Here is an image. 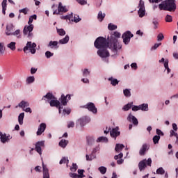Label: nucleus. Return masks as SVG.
I'll return each mask as SVG.
<instances>
[{
    "instance_id": "c85d7f7f",
    "label": "nucleus",
    "mask_w": 178,
    "mask_h": 178,
    "mask_svg": "<svg viewBox=\"0 0 178 178\" xmlns=\"http://www.w3.org/2000/svg\"><path fill=\"white\" fill-rule=\"evenodd\" d=\"M139 111H148V104H142L139 105Z\"/></svg>"
},
{
    "instance_id": "13d9d810",
    "label": "nucleus",
    "mask_w": 178,
    "mask_h": 178,
    "mask_svg": "<svg viewBox=\"0 0 178 178\" xmlns=\"http://www.w3.org/2000/svg\"><path fill=\"white\" fill-rule=\"evenodd\" d=\"M45 56L47 58V59H49V58L54 56V53H51L49 51H47L45 52Z\"/></svg>"
},
{
    "instance_id": "69168bd1",
    "label": "nucleus",
    "mask_w": 178,
    "mask_h": 178,
    "mask_svg": "<svg viewBox=\"0 0 178 178\" xmlns=\"http://www.w3.org/2000/svg\"><path fill=\"white\" fill-rule=\"evenodd\" d=\"M63 115H70V108H64L63 109Z\"/></svg>"
},
{
    "instance_id": "5701e85b",
    "label": "nucleus",
    "mask_w": 178,
    "mask_h": 178,
    "mask_svg": "<svg viewBox=\"0 0 178 178\" xmlns=\"http://www.w3.org/2000/svg\"><path fill=\"white\" fill-rule=\"evenodd\" d=\"M147 149H148V145H147V144H143L139 151V154L141 156L145 155V152L146 151H147Z\"/></svg>"
},
{
    "instance_id": "1a4fd4ad",
    "label": "nucleus",
    "mask_w": 178,
    "mask_h": 178,
    "mask_svg": "<svg viewBox=\"0 0 178 178\" xmlns=\"http://www.w3.org/2000/svg\"><path fill=\"white\" fill-rule=\"evenodd\" d=\"M138 8V14L139 17H144L145 16V6L143 0H140Z\"/></svg>"
},
{
    "instance_id": "603ef678",
    "label": "nucleus",
    "mask_w": 178,
    "mask_h": 178,
    "mask_svg": "<svg viewBox=\"0 0 178 178\" xmlns=\"http://www.w3.org/2000/svg\"><path fill=\"white\" fill-rule=\"evenodd\" d=\"M98 170L100 172L102 175H105L106 173V168L104 166H101L98 168Z\"/></svg>"
},
{
    "instance_id": "7c9ffc66",
    "label": "nucleus",
    "mask_w": 178,
    "mask_h": 178,
    "mask_svg": "<svg viewBox=\"0 0 178 178\" xmlns=\"http://www.w3.org/2000/svg\"><path fill=\"white\" fill-rule=\"evenodd\" d=\"M108 81H111V86H118L119 84V81H118L116 79H113V77L108 78Z\"/></svg>"
},
{
    "instance_id": "3c124183",
    "label": "nucleus",
    "mask_w": 178,
    "mask_h": 178,
    "mask_svg": "<svg viewBox=\"0 0 178 178\" xmlns=\"http://www.w3.org/2000/svg\"><path fill=\"white\" fill-rule=\"evenodd\" d=\"M5 44H3V42L0 43V55H3V54H4L5 52Z\"/></svg>"
},
{
    "instance_id": "09e8293b",
    "label": "nucleus",
    "mask_w": 178,
    "mask_h": 178,
    "mask_svg": "<svg viewBox=\"0 0 178 178\" xmlns=\"http://www.w3.org/2000/svg\"><path fill=\"white\" fill-rule=\"evenodd\" d=\"M57 33L58 35L63 36L66 35V31L63 29H57Z\"/></svg>"
},
{
    "instance_id": "e2e57ef3",
    "label": "nucleus",
    "mask_w": 178,
    "mask_h": 178,
    "mask_svg": "<svg viewBox=\"0 0 178 178\" xmlns=\"http://www.w3.org/2000/svg\"><path fill=\"white\" fill-rule=\"evenodd\" d=\"M163 38H165V37L163 36V34H162V33H159L157 35V41H162V40H163Z\"/></svg>"
},
{
    "instance_id": "e433bc0d",
    "label": "nucleus",
    "mask_w": 178,
    "mask_h": 178,
    "mask_svg": "<svg viewBox=\"0 0 178 178\" xmlns=\"http://www.w3.org/2000/svg\"><path fill=\"white\" fill-rule=\"evenodd\" d=\"M131 105H133V102L128 103L122 107V111H127L129 109H131Z\"/></svg>"
},
{
    "instance_id": "6e6552de",
    "label": "nucleus",
    "mask_w": 178,
    "mask_h": 178,
    "mask_svg": "<svg viewBox=\"0 0 178 178\" xmlns=\"http://www.w3.org/2000/svg\"><path fill=\"white\" fill-rule=\"evenodd\" d=\"M37 44L35 43H33L31 42H28L26 44V47H24V51H30V52L33 54H35L36 50L35 48Z\"/></svg>"
},
{
    "instance_id": "6e6d98bb",
    "label": "nucleus",
    "mask_w": 178,
    "mask_h": 178,
    "mask_svg": "<svg viewBox=\"0 0 178 178\" xmlns=\"http://www.w3.org/2000/svg\"><path fill=\"white\" fill-rule=\"evenodd\" d=\"M178 134L176 132V131H174L173 129L170 131V137H177Z\"/></svg>"
},
{
    "instance_id": "c756f323",
    "label": "nucleus",
    "mask_w": 178,
    "mask_h": 178,
    "mask_svg": "<svg viewBox=\"0 0 178 178\" xmlns=\"http://www.w3.org/2000/svg\"><path fill=\"white\" fill-rule=\"evenodd\" d=\"M45 98H47V99H50L51 101H52L53 99H55V96H54L52 93L49 92L46 95L43 96L42 99H45Z\"/></svg>"
},
{
    "instance_id": "9b49d317",
    "label": "nucleus",
    "mask_w": 178,
    "mask_h": 178,
    "mask_svg": "<svg viewBox=\"0 0 178 178\" xmlns=\"http://www.w3.org/2000/svg\"><path fill=\"white\" fill-rule=\"evenodd\" d=\"M97 55L103 59L104 58H109L110 56V54L109 51L107 50V48L99 49V51H97Z\"/></svg>"
},
{
    "instance_id": "39448f33",
    "label": "nucleus",
    "mask_w": 178,
    "mask_h": 178,
    "mask_svg": "<svg viewBox=\"0 0 178 178\" xmlns=\"http://www.w3.org/2000/svg\"><path fill=\"white\" fill-rule=\"evenodd\" d=\"M94 45L97 49H101L102 48H109V49H111L110 47L112 45V44L111 42H108L106 38L99 37L95 41Z\"/></svg>"
},
{
    "instance_id": "8fccbe9b",
    "label": "nucleus",
    "mask_w": 178,
    "mask_h": 178,
    "mask_svg": "<svg viewBox=\"0 0 178 178\" xmlns=\"http://www.w3.org/2000/svg\"><path fill=\"white\" fill-rule=\"evenodd\" d=\"M165 21L167 23H172V22H173V18L172 17L171 15H167L165 17Z\"/></svg>"
},
{
    "instance_id": "774afa93",
    "label": "nucleus",
    "mask_w": 178,
    "mask_h": 178,
    "mask_svg": "<svg viewBox=\"0 0 178 178\" xmlns=\"http://www.w3.org/2000/svg\"><path fill=\"white\" fill-rule=\"evenodd\" d=\"M78 3L80 5H87V1L86 0H77Z\"/></svg>"
},
{
    "instance_id": "f8f14e48",
    "label": "nucleus",
    "mask_w": 178,
    "mask_h": 178,
    "mask_svg": "<svg viewBox=\"0 0 178 178\" xmlns=\"http://www.w3.org/2000/svg\"><path fill=\"white\" fill-rule=\"evenodd\" d=\"M45 147V141L42 140L36 143L35 149L38 154L40 155H42V149Z\"/></svg>"
},
{
    "instance_id": "cd10ccee",
    "label": "nucleus",
    "mask_w": 178,
    "mask_h": 178,
    "mask_svg": "<svg viewBox=\"0 0 178 178\" xmlns=\"http://www.w3.org/2000/svg\"><path fill=\"white\" fill-rule=\"evenodd\" d=\"M124 148V145L123 144H116L115 145V152H120Z\"/></svg>"
},
{
    "instance_id": "a19ab883",
    "label": "nucleus",
    "mask_w": 178,
    "mask_h": 178,
    "mask_svg": "<svg viewBox=\"0 0 178 178\" xmlns=\"http://www.w3.org/2000/svg\"><path fill=\"white\" fill-rule=\"evenodd\" d=\"M24 119V113H21L18 117V122L19 124H23V120Z\"/></svg>"
},
{
    "instance_id": "a211bd4d",
    "label": "nucleus",
    "mask_w": 178,
    "mask_h": 178,
    "mask_svg": "<svg viewBox=\"0 0 178 178\" xmlns=\"http://www.w3.org/2000/svg\"><path fill=\"white\" fill-rule=\"evenodd\" d=\"M47 129V124L45 123H41L36 132L37 136H41Z\"/></svg>"
},
{
    "instance_id": "a878e982",
    "label": "nucleus",
    "mask_w": 178,
    "mask_h": 178,
    "mask_svg": "<svg viewBox=\"0 0 178 178\" xmlns=\"http://www.w3.org/2000/svg\"><path fill=\"white\" fill-rule=\"evenodd\" d=\"M18 106L19 108H22V109H24V108H26L27 106H30V103L26 101H22L19 104Z\"/></svg>"
},
{
    "instance_id": "bb28decb",
    "label": "nucleus",
    "mask_w": 178,
    "mask_h": 178,
    "mask_svg": "<svg viewBox=\"0 0 178 178\" xmlns=\"http://www.w3.org/2000/svg\"><path fill=\"white\" fill-rule=\"evenodd\" d=\"M11 35H14V37H16V38H22V33L20 29H17L15 32H13Z\"/></svg>"
},
{
    "instance_id": "c9c22d12",
    "label": "nucleus",
    "mask_w": 178,
    "mask_h": 178,
    "mask_svg": "<svg viewBox=\"0 0 178 178\" xmlns=\"http://www.w3.org/2000/svg\"><path fill=\"white\" fill-rule=\"evenodd\" d=\"M105 13H102V11H99L97 15V19L99 22H102L105 19Z\"/></svg>"
},
{
    "instance_id": "4468645a",
    "label": "nucleus",
    "mask_w": 178,
    "mask_h": 178,
    "mask_svg": "<svg viewBox=\"0 0 178 178\" xmlns=\"http://www.w3.org/2000/svg\"><path fill=\"white\" fill-rule=\"evenodd\" d=\"M78 174L70 172L69 176L72 178H83L84 177V170H78Z\"/></svg>"
},
{
    "instance_id": "7ed1b4c3",
    "label": "nucleus",
    "mask_w": 178,
    "mask_h": 178,
    "mask_svg": "<svg viewBox=\"0 0 178 178\" xmlns=\"http://www.w3.org/2000/svg\"><path fill=\"white\" fill-rule=\"evenodd\" d=\"M33 20H37V15H33L29 17L28 22L29 25H26L23 29V34L27 35L28 38H31L33 37V33H31L34 30V25L32 24Z\"/></svg>"
},
{
    "instance_id": "f257e3e1",
    "label": "nucleus",
    "mask_w": 178,
    "mask_h": 178,
    "mask_svg": "<svg viewBox=\"0 0 178 178\" xmlns=\"http://www.w3.org/2000/svg\"><path fill=\"white\" fill-rule=\"evenodd\" d=\"M121 35L122 34L118 31L113 32V34L111 35L110 42L111 45H110V49L114 54L111 56H119V51L122 49V44L119 43L118 39L120 38Z\"/></svg>"
},
{
    "instance_id": "4c0bfd02",
    "label": "nucleus",
    "mask_w": 178,
    "mask_h": 178,
    "mask_svg": "<svg viewBox=\"0 0 178 178\" xmlns=\"http://www.w3.org/2000/svg\"><path fill=\"white\" fill-rule=\"evenodd\" d=\"M59 163L60 165H63V163H67V166H69V159H67V157H63Z\"/></svg>"
},
{
    "instance_id": "de8ad7c7",
    "label": "nucleus",
    "mask_w": 178,
    "mask_h": 178,
    "mask_svg": "<svg viewBox=\"0 0 178 178\" xmlns=\"http://www.w3.org/2000/svg\"><path fill=\"white\" fill-rule=\"evenodd\" d=\"M72 22H74V23H79V22H81V18H80V16L75 15L74 16V19H72Z\"/></svg>"
},
{
    "instance_id": "4d7b16f0",
    "label": "nucleus",
    "mask_w": 178,
    "mask_h": 178,
    "mask_svg": "<svg viewBox=\"0 0 178 178\" xmlns=\"http://www.w3.org/2000/svg\"><path fill=\"white\" fill-rule=\"evenodd\" d=\"M161 45H162V43H156V44H154V45L153 47H152L151 51H155V49H156L157 48L161 47Z\"/></svg>"
},
{
    "instance_id": "20e7f679",
    "label": "nucleus",
    "mask_w": 178,
    "mask_h": 178,
    "mask_svg": "<svg viewBox=\"0 0 178 178\" xmlns=\"http://www.w3.org/2000/svg\"><path fill=\"white\" fill-rule=\"evenodd\" d=\"M160 10H168V12H173L176 10V1L166 0L159 5Z\"/></svg>"
},
{
    "instance_id": "a18cd8bd",
    "label": "nucleus",
    "mask_w": 178,
    "mask_h": 178,
    "mask_svg": "<svg viewBox=\"0 0 178 178\" xmlns=\"http://www.w3.org/2000/svg\"><path fill=\"white\" fill-rule=\"evenodd\" d=\"M108 30L112 31L113 30H116V29H118V26H116L115 24H113L112 23H110V24H108Z\"/></svg>"
},
{
    "instance_id": "2f4dec72",
    "label": "nucleus",
    "mask_w": 178,
    "mask_h": 178,
    "mask_svg": "<svg viewBox=\"0 0 178 178\" xmlns=\"http://www.w3.org/2000/svg\"><path fill=\"white\" fill-rule=\"evenodd\" d=\"M7 47L11 50V51H15L16 50V42H11L8 44H7Z\"/></svg>"
},
{
    "instance_id": "b1692460",
    "label": "nucleus",
    "mask_w": 178,
    "mask_h": 178,
    "mask_svg": "<svg viewBox=\"0 0 178 178\" xmlns=\"http://www.w3.org/2000/svg\"><path fill=\"white\" fill-rule=\"evenodd\" d=\"M69 40H70V38L67 35H65V37L63 39H60L58 41V44H60L61 45H63L65 44H67L69 42Z\"/></svg>"
},
{
    "instance_id": "0e129e2a",
    "label": "nucleus",
    "mask_w": 178,
    "mask_h": 178,
    "mask_svg": "<svg viewBox=\"0 0 178 178\" xmlns=\"http://www.w3.org/2000/svg\"><path fill=\"white\" fill-rule=\"evenodd\" d=\"M92 141H94V139L92 138V137L87 138V143L88 144V145H90V144H92Z\"/></svg>"
},
{
    "instance_id": "f704fd0d",
    "label": "nucleus",
    "mask_w": 178,
    "mask_h": 178,
    "mask_svg": "<svg viewBox=\"0 0 178 178\" xmlns=\"http://www.w3.org/2000/svg\"><path fill=\"white\" fill-rule=\"evenodd\" d=\"M97 143H108V138L100 136L97 139Z\"/></svg>"
},
{
    "instance_id": "aec40b11",
    "label": "nucleus",
    "mask_w": 178,
    "mask_h": 178,
    "mask_svg": "<svg viewBox=\"0 0 178 178\" xmlns=\"http://www.w3.org/2000/svg\"><path fill=\"white\" fill-rule=\"evenodd\" d=\"M0 140L3 144H5V143H8V141H9V137L6 136V134L0 132Z\"/></svg>"
},
{
    "instance_id": "ea45409f",
    "label": "nucleus",
    "mask_w": 178,
    "mask_h": 178,
    "mask_svg": "<svg viewBox=\"0 0 178 178\" xmlns=\"http://www.w3.org/2000/svg\"><path fill=\"white\" fill-rule=\"evenodd\" d=\"M86 161H92L93 159H95L96 156H95V154H90V155L86 154Z\"/></svg>"
},
{
    "instance_id": "c03bdc74",
    "label": "nucleus",
    "mask_w": 178,
    "mask_h": 178,
    "mask_svg": "<svg viewBox=\"0 0 178 178\" xmlns=\"http://www.w3.org/2000/svg\"><path fill=\"white\" fill-rule=\"evenodd\" d=\"M156 175H165V170L163 168L160 167L156 171Z\"/></svg>"
},
{
    "instance_id": "423d86ee",
    "label": "nucleus",
    "mask_w": 178,
    "mask_h": 178,
    "mask_svg": "<svg viewBox=\"0 0 178 178\" xmlns=\"http://www.w3.org/2000/svg\"><path fill=\"white\" fill-rule=\"evenodd\" d=\"M152 163V159L151 158H149L147 160L144 159L139 162L138 163V168L140 172H143V170H145V168L147 166H151Z\"/></svg>"
},
{
    "instance_id": "412c9836",
    "label": "nucleus",
    "mask_w": 178,
    "mask_h": 178,
    "mask_svg": "<svg viewBox=\"0 0 178 178\" xmlns=\"http://www.w3.org/2000/svg\"><path fill=\"white\" fill-rule=\"evenodd\" d=\"M58 44V41H50L47 47H51V49H58L59 48Z\"/></svg>"
},
{
    "instance_id": "58836bf2",
    "label": "nucleus",
    "mask_w": 178,
    "mask_h": 178,
    "mask_svg": "<svg viewBox=\"0 0 178 178\" xmlns=\"http://www.w3.org/2000/svg\"><path fill=\"white\" fill-rule=\"evenodd\" d=\"M164 67H165V70H167L168 74H169V72H171V70H170V68H169V60H165Z\"/></svg>"
},
{
    "instance_id": "473e14b6",
    "label": "nucleus",
    "mask_w": 178,
    "mask_h": 178,
    "mask_svg": "<svg viewBox=\"0 0 178 178\" xmlns=\"http://www.w3.org/2000/svg\"><path fill=\"white\" fill-rule=\"evenodd\" d=\"M69 141L62 139L59 143V146L61 147V148H66V145H67Z\"/></svg>"
},
{
    "instance_id": "680f3d73",
    "label": "nucleus",
    "mask_w": 178,
    "mask_h": 178,
    "mask_svg": "<svg viewBox=\"0 0 178 178\" xmlns=\"http://www.w3.org/2000/svg\"><path fill=\"white\" fill-rule=\"evenodd\" d=\"M123 158V153H120L118 155H115L114 156V159L117 161V159H122Z\"/></svg>"
},
{
    "instance_id": "72a5a7b5",
    "label": "nucleus",
    "mask_w": 178,
    "mask_h": 178,
    "mask_svg": "<svg viewBox=\"0 0 178 178\" xmlns=\"http://www.w3.org/2000/svg\"><path fill=\"white\" fill-rule=\"evenodd\" d=\"M62 20H71L73 17V13H71L70 15H67L65 16H60V17Z\"/></svg>"
},
{
    "instance_id": "37998d69",
    "label": "nucleus",
    "mask_w": 178,
    "mask_h": 178,
    "mask_svg": "<svg viewBox=\"0 0 178 178\" xmlns=\"http://www.w3.org/2000/svg\"><path fill=\"white\" fill-rule=\"evenodd\" d=\"M90 73H91V72L90 70H88V69L86 68L83 70V76L88 77V76H90Z\"/></svg>"
},
{
    "instance_id": "393cba45",
    "label": "nucleus",
    "mask_w": 178,
    "mask_h": 178,
    "mask_svg": "<svg viewBox=\"0 0 178 178\" xmlns=\"http://www.w3.org/2000/svg\"><path fill=\"white\" fill-rule=\"evenodd\" d=\"M7 2H8V0H3L1 3L2 13L4 15H6V8L8 6Z\"/></svg>"
},
{
    "instance_id": "338daca9",
    "label": "nucleus",
    "mask_w": 178,
    "mask_h": 178,
    "mask_svg": "<svg viewBox=\"0 0 178 178\" xmlns=\"http://www.w3.org/2000/svg\"><path fill=\"white\" fill-rule=\"evenodd\" d=\"M70 127H74V122L70 121L67 122V128L70 129Z\"/></svg>"
},
{
    "instance_id": "4be33fe9",
    "label": "nucleus",
    "mask_w": 178,
    "mask_h": 178,
    "mask_svg": "<svg viewBox=\"0 0 178 178\" xmlns=\"http://www.w3.org/2000/svg\"><path fill=\"white\" fill-rule=\"evenodd\" d=\"M42 168H43V178H49V172L48 171V168L47 165L42 163Z\"/></svg>"
},
{
    "instance_id": "ddd939ff",
    "label": "nucleus",
    "mask_w": 178,
    "mask_h": 178,
    "mask_svg": "<svg viewBox=\"0 0 178 178\" xmlns=\"http://www.w3.org/2000/svg\"><path fill=\"white\" fill-rule=\"evenodd\" d=\"M83 108H86V109H88L90 112H92V113H97V107H95V104L92 102L88 103L86 105L83 106Z\"/></svg>"
},
{
    "instance_id": "5fc2aeb1",
    "label": "nucleus",
    "mask_w": 178,
    "mask_h": 178,
    "mask_svg": "<svg viewBox=\"0 0 178 178\" xmlns=\"http://www.w3.org/2000/svg\"><path fill=\"white\" fill-rule=\"evenodd\" d=\"M78 168L79 167L77 166V164L73 163L72 166L70 168V170H71V172H76V170H77Z\"/></svg>"
},
{
    "instance_id": "0eeeda50",
    "label": "nucleus",
    "mask_w": 178,
    "mask_h": 178,
    "mask_svg": "<svg viewBox=\"0 0 178 178\" xmlns=\"http://www.w3.org/2000/svg\"><path fill=\"white\" fill-rule=\"evenodd\" d=\"M134 37V35H133V33H131L130 31H127L126 32H124L122 35L124 44H125V45H129L130 40H131V38H133Z\"/></svg>"
},
{
    "instance_id": "dca6fc26",
    "label": "nucleus",
    "mask_w": 178,
    "mask_h": 178,
    "mask_svg": "<svg viewBox=\"0 0 178 178\" xmlns=\"http://www.w3.org/2000/svg\"><path fill=\"white\" fill-rule=\"evenodd\" d=\"M87 123H90V118L88 117H83L77 121V124H80L81 127L86 126Z\"/></svg>"
},
{
    "instance_id": "2eb2a0df",
    "label": "nucleus",
    "mask_w": 178,
    "mask_h": 178,
    "mask_svg": "<svg viewBox=\"0 0 178 178\" xmlns=\"http://www.w3.org/2000/svg\"><path fill=\"white\" fill-rule=\"evenodd\" d=\"M110 135H111V137L116 140V137H119V136H120V131H119V127H116L115 128H113L110 131Z\"/></svg>"
},
{
    "instance_id": "49530a36",
    "label": "nucleus",
    "mask_w": 178,
    "mask_h": 178,
    "mask_svg": "<svg viewBox=\"0 0 178 178\" xmlns=\"http://www.w3.org/2000/svg\"><path fill=\"white\" fill-rule=\"evenodd\" d=\"M159 140H161V136L156 135L153 137V143L154 144H158L159 143Z\"/></svg>"
},
{
    "instance_id": "bf43d9fd",
    "label": "nucleus",
    "mask_w": 178,
    "mask_h": 178,
    "mask_svg": "<svg viewBox=\"0 0 178 178\" xmlns=\"http://www.w3.org/2000/svg\"><path fill=\"white\" fill-rule=\"evenodd\" d=\"M131 108L134 112H137V111H140V106H134L131 104Z\"/></svg>"
},
{
    "instance_id": "864d4df0",
    "label": "nucleus",
    "mask_w": 178,
    "mask_h": 178,
    "mask_svg": "<svg viewBox=\"0 0 178 178\" xmlns=\"http://www.w3.org/2000/svg\"><path fill=\"white\" fill-rule=\"evenodd\" d=\"M123 92H124V95L125 97H131V92H130V90L125 89V90H124Z\"/></svg>"
},
{
    "instance_id": "f03ea898",
    "label": "nucleus",
    "mask_w": 178,
    "mask_h": 178,
    "mask_svg": "<svg viewBox=\"0 0 178 178\" xmlns=\"http://www.w3.org/2000/svg\"><path fill=\"white\" fill-rule=\"evenodd\" d=\"M70 95H67L66 96L62 95L59 100L56 99V98L51 100L49 102L50 106H56V108H58L59 113H62L63 106L67 105V101H70Z\"/></svg>"
},
{
    "instance_id": "6ab92c4d",
    "label": "nucleus",
    "mask_w": 178,
    "mask_h": 178,
    "mask_svg": "<svg viewBox=\"0 0 178 178\" xmlns=\"http://www.w3.org/2000/svg\"><path fill=\"white\" fill-rule=\"evenodd\" d=\"M13 29H15V26H13V24L10 23L7 24L6 29V34L7 35H12V33H13Z\"/></svg>"
},
{
    "instance_id": "9d476101",
    "label": "nucleus",
    "mask_w": 178,
    "mask_h": 178,
    "mask_svg": "<svg viewBox=\"0 0 178 178\" xmlns=\"http://www.w3.org/2000/svg\"><path fill=\"white\" fill-rule=\"evenodd\" d=\"M67 12V8L62 4V2L58 3V10H55L53 15H59L60 13H66Z\"/></svg>"
},
{
    "instance_id": "052dcab7",
    "label": "nucleus",
    "mask_w": 178,
    "mask_h": 178,
    "mask_svg": "<svg viewBox=\"0 0 178 178\" xmlns=\"http://www.w3.org/2000/svg\"><path fill=\"white\" fill-rule=\"evenodd\" d=\"M19 13H24V15H27V12H29V9L27 8L19 10Z\"/></svg>"
},
{
    "instance_id": "79ce46f5",
    "label": "nucleus",
    "mask_w": 178,
    "mask_h": 178,
    "mask_svg": "<svg viewBox=\"0 0 178 178\" xmlns=\"http://www.w3.org/2000/svg\"><path fill=\"white\" fill-rule=\"evenodd\" d=\"M33 81H35V78L33 76L26 78V84H31Z\"/></svg>"
},
{
    "instance_id": "f3484780",
    "label": "nucleus",
    "mask_w": 178,
    "mask_h": 178,
    "mask_svg": "<svg viewBox=\"0 0 178 178\" xmlns=\"http://www.w3.org/2000/svg\"><path fill=\"white\" fill-rule=\"evenodd\" d=\"M127 121L133 123L134 126H138V120L134 115H132L131 113L129 114Z\"/></svg>"
}]
</instances>
